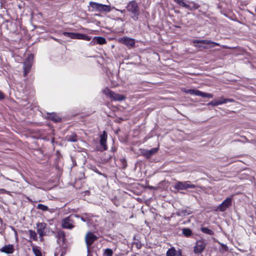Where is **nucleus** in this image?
Listing matches in <instances>:
<instances>
[{
    "mask_svg": "<svg viewBox=\"0 0 256 256\" xmlns=\"http://www.w3.org/2000/svg\"><path fill=\"white\" fill-rule=\"evenodd\" d=\"M196 186L194 184H190L189 181L178 182L174 186V188L178 190H184L187 188H194Z\"/></svg>",
    "mask_w": 256,
    "mask_h": 256,
    "instance_id": "8",
    "label": "nucleus"
},
{
    "mask_svg": "<svg viewBox=\"0 0 256 256\" xmlns=\"http://www.w3.org/2000/svg\"><path fill=\"white\" fill-rule=\"evenodd\" d=\"M74 217L78 218H80L81 220L84 222H86L88 223L90 222V220L91 218L92 217V215L90 214H84L82 215V216H80L78 214L74 215Z\"/></svg>",
    "mask_w": 256,
    "mask_h": 256,
    "instance_id": "20",
    "label": "nucleus"
},
{
    "mask_svg": "<svg viewBox=\"0 0 256 256\" xmlns=\"http://www.w3.org/2000/svg\"><path fill=\"white\" fill-rule=\"evenodd\" d=\"M208 105H212V106H216L220 105V103L219 100H212V101L210 102L208 104Z\"/></svg>",
    "mask_w": 256,
    "mask_h": 256,
    "instance_id": "32",
    "label": "nucleus"
},
{
    "mask_svg": "<svg viewBox=\"0 0 256 256\" xmlns=\"http://www.w3.org/2000/svg\"><path fill=\"white\" fill-rule=\"evenodd\" d=\"M226 102H234V100L232 98H226Z\"/></svg>",
    "mask_w": 256,
    "mask_h": 256,
    "instance_id": "36",
    "label": "nucleus"
},
{
    "mask_svg": "<svg viewBox=\"0 0 256 256\" xmlns=\"http://www.w3.org/2000/svg\"><path fill=\"white\" fill-rule=\"evenodd\" d=\"M192 42L194 44V46L197 48H200V50H202L203 49H208V47L206 45L200 44H212L215 46H219V44L214 42L210 40H193Z\"/></svg>",
    "mask_w": 256,
    "mask_h": 256,
    "instance_id": "4",
    "label": "nucleus"
},
{
    "mask_svg": "<svg viewBox=\"0 0 256 256\" xmlns=\"http://www.w3.org/2000/svg\"><path fill=\"white\" fill-rule=\"evenodd\" d=\"M244 138L246 140V142H248V138H246V137H244Z\"/></svg>",
    "mask_w": 256,
    "mask_h": 256,
    "instance_id": "40",
    "label": "nucleus"
},
{
    "mask_svg": "<svg viewBox=\"0 0 256 256\" xmlns=\"http://www.w3.org/2000/svg\"><path fill=\"white\" fill-rule=\"evenodd\" d=\"M178 256H182L181 251L180 250L178 254Z\"/></svg>",
    "mask_w": 256,
    "mask_h": 256,
    "instance_id": "39",
    "label": "nucleus"
},
{
    "mask_svg": "<svg viewBox=\"0 0 256 256\" xmlns=\"http://www.w3.org/2000/svg\"><path fill=\"white\" fill-rule=\"evenodd\" d=\"M206 246V242L204 240H198L194 248V252L196 254L202 253L205 250Z\"/></svg>",
    "mask_w": 256,
    "mask_h": 256,
    "instance_id": "10",
    "label": "nucleus"
},
{
    "mask_svg": "<svg viewBox=\"0 0 256 256\" xmlns=\"http://www.w3.org/2000/svg\"><path fill=\"white\" fill-rule=\"evenodd\" d=\"M192 213V212L190 210L189 208L186 209L179 210L176 212V214L179 216H184L190 214Z\"/></svg>",
    "mask_w": 256,
    "mask_h": 256,
    "instance_id": "21",
    "label": "nucleus"
},
{
    "mask_svg": "<svg viewBox=\"0 0 256 256\" xmlns=\"http://www.w3.org/2000/svg\"><path fill=\"white\" fill-rule=\"evenodd\" d=\"M34 57L32 55L29 56L24 62V76H26L30 72L33 62Z\"/></svg>",
    "mask_w": 256,
    "mask_h": 256,
    "instance_id": "9",
    "label": "nucleus"
},
{
    "mask_svg": "<svg viewBox=\"0 0 256 256\" xmlns=\"http://www.w3.org/2000/svg\"><path fill=\"white\" fill-rule=\"evenodd\" d=\"M118 10V11H120L121 13H124V12H126V10Z\"/></svg>",
    "mask_w": 256,
    "mask_h": 256,
    "instance_id": "38",
    "label": "nucleus"
},
{
    "mask_svg": "<svg viewBox=\"0 0 256 256\" xmlns=\"http://www.w3.org/2000/svg\"><path fill=\"white\" fill-rule=\"evenodd\" d=\"M107 134L106 131H104L103 133L100 136V148L99 150L104 151L107 150L106 146Z\"/></svg>",
    "mask_w": 256,
    "mask_h": 256,
    "instance_id": "14",
    "label": "nucleus"
},
{
    "mask_svg": "<svg viewBox=\"0 0 256 256\" xmlns=\"http://www.w3.org/2000/svg\"><path fill=\"white\" fill-rule=\"evenodd\" d=\"M182 232L186 237H190L192 235V231L189 228H184L182 230Z\"/></svg>",
    "mask_w": 256,
    "mask_h": 256,
    "instance_id": "26",
    "label": "nucleus"
},
{
    "mask_svg": "<svg viewBox=\"0 0 256 256\" xmlns=\"http://www.w3.org/2000/svg\"><path fill=\"white\" fill-rule=\"evenodd\" d=\"M102 92L104 94L114 100L122 101L125 98L124 96L116 94L111 91L108 88H106Z\"/></svg>",
    "mask_w": 256,
    "mask_h": 256,
    "instance_id": "6",
    "label": "nucleus"
},
{
    "mask_svg": "<svg viewBox=\"0 0 256 256\" xmlns=\"http://www.w3.org/2000/svg\"><path fill=\"white\" fill-rule=\"evenodd\" d=\"M32 251L36 256H42L41 252L36 247L32 248Z\"/></svg>",
    "mask_w": 256,
    "mask_h": 256,
    "instance_id": "30",
    "label": "nucleus"
},
{
    "mask_svg": "<svg viewBox=\"0 0 256 256\" xmlns=\"http://www.w3.org/2000/svg\"><path fill=\"white\" fill-rule=\"evenodd\" d=\"M236 141H238V142H240V140H237Z\"/></svg>",
    "mask_w": 256,
    "mask_h": 256,
    "instance_id": "41",
    "label": "nucleus"
},
{
    "mask_svg": "<svg viewBox=\"0 0 256 256\" xmlns=\"http://www.w3.org/2000/svg\"><path fill=\"white\" fill-rule=\"evenodd\" d=\"M89 5L93 10L98 12H107L111 10L110 6V5L103 4L93 2H90Z\"/></svg>",
    "mask_w": 256,
    "mask_h": 256,
    "instance_id": "3",
    "label": "nucleus"
},
{
    "mask_svg": "<svg viewBox=\"0 0 256 256\" xmlns=\"http://www.w3.org/2000/svg\"><path fill=\"white\" fill-rule=\"evenodd\" d=\"M200 230L204 233L210 235V236H212L214 234V232L212 230H211L206 227H202L200 228Z\"/></svg>",
    "mask_w": 256,
    "mask_h": 256,
    "instance_id": "27",
    "label": "nucleus"
},
{
    "mask_svg": "<svg viewBox=\"0 0 256 256\" xmlns=\"http://www.w3.org/2000/svg\"><path fill=\"white\" fill-rule=\"evenodd\" d=\"M177 254V252L174 247L169 248L166 253V256H176Z\"/></svg>",
    "mask_w": 256,
    "mask_h": 256,
    "instance_id": "25",
    "label": "nucleus"
},
{
    "mask_svg": "<svg viewBox=\"0 0 256 256\" xmlns=\"http://www.w3.org/2000/svg\"><path fill=\"white\" fill-rule=\"evenodd\" d=\"M226 98H221L220 100H219L220 104H222L226 103Z\"/></svg>",
    "mask_w": 256,
    "mask_h": 256,
    "instance_id": "34",
    "label": "nucleus"
},
{
    "mask_svg": "<svg viewBox=\"0 0 256 256\" xmlns=\"http://www.w3.org/2000/svg\"><path fill=\"white\" fill-rule=\"evenodd\" d=\"M37 232L40 237L44 236L46 234L44 232L46 226V224L44 222L38 223L36 224Z\"/></svg>",
    "mask_w": 256,
    "mask_h": 256,
    "instance_id": "17",
    "label": "nucleus"
},
{
    "mask_svg": "<svg viewBox=\"0 0 256 256\" xmlns=\"http://www.w3.org/2000/svg\"><path fill=\"white\" fill-rule=\"evenodd\" d=\"M120 41L127 46L132 47L135 44L134 40L130 38H122Z\"/></svg>",
    "mask_w": 256,
    "mask_h": 256,
    "instance_id": "19",
    "label": "nucleus"
},
{
    "mask_svg": "<svg viewBox=\"0 0 256 256\" xmlns=\"http://www.w3.org/2000/svg\"><path fill=\"white\" fill-rule=\"evenodd\" d=\"M158 148H154L150 150H146L142 152V155L146 158H150L153 154L157 152Z\"/></svg>",
    "mask_w": 256,
    "mask_h": 256,
    "instance_id": "18",
    "label": "nucleus"
},
{
    "mask_svg": "<svg viewBox=\"0 0 256 256\" xmlns=\"http://www.w3.org/2000/svg\"><path fill=\"white\" fill-rule=\"evenodd\" d=\"M97 239V236L91 232H88L85 236V242L88 247L91 246Z\"/></svg>",
    "mask_w": 256,
    "mask_h": 256,
    "instance_id": "13",
    "label": "nucleus"
},
{
    "mask_svg": "<svg viewBox=\"0 0 256 256\" xmlns=\"http://www.w3.org/2000/svg\"><path fill=\"white\" fill-rule=\"evenodd\" d=\"M186 92L192 95L198 96L203 98H212L213 95L211 94L202 92L195 89H190L186 91Z\"/></svg>",
    "mask_w": 256,
    "mask_h": 256,
    "instance_id": "11",
    "label": "nucleus"
},
{
    "mask_svg": "<svg viewBox=\"0 0 256 256\" xmlns=\"http://www.w3.org/2000/svg\"><path fill=\"white\" fill-rule=\"evenodd\" d=\"M28 232L30 234V239H32L34 240H37V234L34 231L32 230H28Z\"/></svg>",
    "mask_w": 256,
    "mask_h": 256,
    "instance_id": "28",
    "label": "nucleus"
},
{
    "mask_svg": "<svg viewBox=\"0 0 256 256\" xmlns=\"http://www.w3.org/2000/svg\"><path fill=\"white\" fill-rule=\"evenodd\" d=\"M106 43V40L102 36H94L90 44V45H94L95 44H104Z\"/></svg>",
    "mask_w": 256,
    "mask_h": 256,
    "instance_id": "16",
    "label": "nucleus"
},
{
    "mask_svg": "<svg viewBox=\"0 0 256 256\" xmlns=\"http://www.w3.org/2000/svg\"><path fill=\"white\" fill-rule=\"evenodd\" d=\"M4 98V94L0 90V100H2Z\"/></svg>",
    "mask_w": 256,
    "mask_h": 256,
    "instance_id": "35",
    "label": "nucleus"
},
{
    "mask_svg": "<svg viewBox=\"0 0 256 256\" xmlns=\"http://www.w3.org/2000/svg\"><path fill=\"white\" fill-rule=\"evenodd\" d=\"M66 140L69 142H76L78 141V136L75 133H72L70 135L66 136Z\"/></svg>",
    "mask_w": 256,
    "mask_h": 256,
    "instance_id": "23",
    "label": "nucleus"
},
{
    "mask_svg": "<svg viewBox=\"0 0 256 256\" xmlns=\"http://www.w3.org/2000/svg\"><path fill=\"white\" fill-rule=\"evenodd\" d=\"M14 251V246L12 244H9L6 245L0 248V252L6 254H12Z\"/></svg>",
    "mask_w": 256,
    "mask_h": 256,
    "instance_id": "15",
    "label": "nucleus"
},
{
    "mask_svg": "<svg viewBox=\"0 0 256 256\" xmlns=\"http://www.w3.org/2000/svg\"><path fill=\"white\" fill-rule=\"evenodd\" d=\"M56 236L58 238V240H62V242H64L65 241V233L64 231L61 230H58L56 233Z\"/></svg>",
    "mask_w": 256,
    "mask_h": 256,
    "instance_id": "22",
    "label": "nucleus"
},
{
    "mask_svg": "<svg viewBox=\"0 0 256 256\" xmlns=\"http://www.w3.org/2000/svg\"><path fill=\"white\" fill-rule=\"evenodd\" d=\"M178 5L189 10H196L198 9L200 6L193 1H188L187 3L184 0H173Z\"/></svg>",
    "mask_w": 256,
    "mask_h": 256,
    "instance_id": "2",
    "label": "nucleus"
},
{
    "mask_svg": "<svg viewBox=\"0 0 256 256\" xmlns=\"http://www.w3.org/2000/svg\"><path fill=\"white\" fill-rule=\"evenodd\" d=\"M74 216H69L64 218L62 221V226L64 228L72 230L74 227Z\"/></svg>",
    "mask_w": 256,
    "mask_h": 256,
    "instance_id": "7",
    "label": "nucleus"
},
{
    "mask_svg": "<svg viewBox=\"0 0 256 256\" xmlns=\"http://www.w3.org/2000/svg\"><path fill=\"white\" fill-rule=\"evenodd\" d=\"M37 208L42 211H47L48 210V207L46 206L40 204L38 205Z\"/></svg>",
    "mask_w": 256,
    "mask_h": 256,
    "instance_id": "29",
    "label": "nucleus"
},
{
    "mask_svg": "<svg viewBox=\"0 0 256 256\" xmlns=\"http://www.w3.org/2000/svg\"><path fill=\"white\" fill-rule=\"evenodd\" d=\"M104 254L106 256H112L113 254V251L110 248H106L105 250Z\"/></svg>",
    "mask_w": 256,
    "mask_h": 256,
    "instance_id": "31",
    "label": "nucleus"
},
{
    "mask_svg": "<svg viewBox=\"0 0 256 256\" xmlns=\"http://www.w3.org/2000/svg\"><path fill=\"white\" fill-rule=\"evenodd\" d=\"M134 244L138 249H140L142 247V244L140 241L136 242Z\"/></svg>",
    "mask_w": 256,
    "mask_h": 256,
    "instance_id": "33",
    "label": "nucleus"
},
{
    "mask_svg": "<svg viewBox=\"0 0 256 256\" xmlns=\"http://www.w3.org/2000/svg\"><path fill=\"white\" fill-rule=\"evenodd\" d=\"M48 118L50 120L56 122H58L61 120V118L55 113L48 114Z\"/></svg>",
    "mask_w": 256,
    "mask_h": 256,
    "instance_id": "24",
    "label": "nucleus"
},
{
    "mask_svg": "<svg viewBox=\"0 0 256 256\" xmlns=\"http://www.w3.org/2000/svg\"><path fill=\"white\" fill-rule=\"evenodd\" d=\"M232 198H226L220 204L216 210L222 212H224L228 208L232 205Z\"/></svg>",
    "mask_w": 256,
    "mask_h": 256,
    "instance_id": "12",
    "label": "nucleus"
},
{
    "mask_svg": "<svg viewBox=\"0 0 256 256\" xmlns=\"http://www.w3.org/2000/svg\"><path fill=\"white\" fill-rule=\"evenodd\" d=\"M222 246L225 251L228 250V247L226 245L222 244Z\"/></svg>",
    "mask_w": 256,
    "mask_h": 256,
    "instance_id": "37",
    "label": "nucleus"
},
{
    "mask_svg": "<svg viewBox=\"0 0 256 256\" xmlns=\"http://www.w3.org/2000/svg\"><path fill=\"white\" fill-rule=\"evenodd\" d=\"M63 34L72 39L84 40L86 41H89L92 39L91 36L80 33L64 32Z\"/></svg>",
    "mask_w": 256,
    "mask_h": 256,
    "instance_id": "5",
    "label": "nucleus"
},
{
    "mask_svg": "<svg viewBox=\"0 0 256 256\" xmlns=\"http://www.w3.org/2000/svg\"><path fill=\"white\" fill-rule=\"evenodd\" d=\"M126 11L129 12L130 18L134 21L138 19L140 15V7L135 0L129 2L126 8Z\"/></svg>",
    "mask_w": 256,
    "mask_h": 256,
    "instance_id": "1",
    "label": "nucleus"
}]
</instances>
